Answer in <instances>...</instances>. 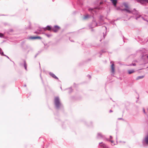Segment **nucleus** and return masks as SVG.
<instances>
[{
	"label": "nucleus",
	"instance_id": "obj_1",
	"mask_svg": "<svg viewBox=\"0 0 148 148\" xmlns=\"http://www.w3.org/2000/svg\"><path fill=\"white\" fill-rule=\"evenodd\" d=\"M54 102L57 108L61 106L59 97H56L55 98Z\"/></svg>",
	"mask_w": 148,
	"mask_h": 148
},
{
	"label": "nucleus",
	"instance_id": "obj_2",
	"mask_svg": "<svg viewBox=\"0 0 148 148\" xmlns=\"http://www.w3.org/2000/svg\"><path fill=\"white\" fill-rule=\"evenodd\" d=\"M60 29V27L58 26H55L52 28L51 30L53 32H56Z\"/></svg>",
	"mask_w": 148,
	"mask_h": 148
},
{
	"label": "nucleus",
	"instance_id": "obj_3",
	"mask_svg": "<svg viewBox=\"0 0 148 148\" xmlns=\"http://www.w3.org/2000/svg\"><path fill=\"white\" fill-rule=\"evenodd\" d=\"M29 39L31 40H34L36 39H41L42 38L40 36H30L29 38Z\"/></svg>",
	"mask_w": 148,
	"mask_h": 148
},
{
	"label": "nucleus",
	"instance_id": "obj_4",
	"mask_svg": "<svg viewBox=\"0 0 148 148\" xmlns=\"http://www.w3.org/2000/svg\"><path fill=\"white\" fill-rule=\"evenodd\" d=\"M111 71L112 73L114 74L115 73V67L114 64H112L111 65Z\"/></svg>",
	"mask_w": 148,
	"mask_h": 148
},
{
	"label": "nucleus",
	"instance_id": "obj_5",
	"mask_svg": "<svg viewBox=\"0 0 148 148\" xmlns=\"http://www.w3.org/2000/svg\"><path fill=\"white\" fill-rule=\"evenodd\" d=\"M52 28L51 26H47L46 28H43V29L45 31H46V30H51Z\"/></svg>",
	"mask_w": 148,
	"mask_h": 148
},
{
	"label": "nucleus",
	"instance_id": "obj_6",
	"mask_svg": "<svg viewBox=\"0 0 148 148\" xmlns=\"http://www.w3.org/2000/svg\"><path fill=\"white\" fill-rule=\"evenodd\" d=\"M137 1L142 4H143L145 2H148V0H137Z\"/></svg>",
	"mask_w": 148,
	"mask_h": 148
},
{
	"label": "nucleus",
	"instance_id": "obj_7",
	"mask_svg": "<svg viewBox=\"0 0 148 148\" xmlns=\"http://www.w3.org/2000/svg\"><path fill=\"white\" fill-rule=\"evenodd\" d=\"M123 11H125L129 13H131V11L130 10V9L129 8H126L122 10Z\"/></svg>",
	"mask_w": 148,
	"mask_h": 148
},
{
	"label": "nucleus",
	"instance_id": "obj_8",
	"mask_svg": "<svg viewBox=\"0 0 148 148\" xmlns=\"http://www.w3.org/2000/svg\"><path fill=\"white\" fill-rule=\"evenodd\" d=\"M144 141L146 144H148V134L145 137Z\"/></svg>",
	"mask_w": 148,
	"mask_h": 148
},
{
	"label": "nucleus",
	"instance_id": "obj_9",
	"mask_svg": "<svg viewBox=\"0 0 148 148\" xmlns=\"http://www.w3.org/2000/svg\"><path fill=\"white\" fill-rule=\"evenodd\" d=\"M112 1V3L114 5L116 6L117 3V1L116 0H110Z\"/></svg>",
	"mask_w": 148,
	"mask_h": 148
},
{
	"label": "nucleus",
	"instance_id": "obj_10",
	"mask_svg": "<svg viewBox=\"0 0 148 148\" xmlns=\"http://www.w3.org/2000/svg\"><path fill=\"white\" fill-rule=\"evenodd\" d=\"M50 75L53 78L55 79H58V78L53 73H51Z\"/></svg>",
	"mask_w": 148,
	"mask_h": 148
},
{
	"label": "nucleus",
	"instance_id": "obj_11",
	"mask_svg": "<svg viewBox=\"0 0 148 148\" xmlns=\"http://www.w3.org/2000/svg\"><path fill=\"white\" fill-rule=\"evenodd\" d=\"M144 77V76H138L136 79V80H138L140 79H141L143 78Z\"/></svg>",
	"mask_w": 148,
	"mask_h": 148
},
{
	"label": "nucleus",
	"instance_id": "obj_12",
	"mask_svg": "<svg viewBox=\"0 0 148 148\" xmlns=\"http://www.w3.org/2000/svg\"><path fill=\"white\" fill-rule=\"evenodd\" d=\"M124 6L126 8H129L127 4L126 3H123Z\"/></svg>",
	"mask_w": 148,
	"mask_h": 148
},
{
	"label": "nucleus",
	"instance_id": "obj_13",
	"mask_svg": "<svg viewBox=\"0 0 148 148\" xmlns=\"http://www.w3.org/2000/svg\"><path fill=\"white\" fill-rule=\"evenodd\" d=\"M134 72L133 70H130L128 71V73L129 74H131Z\"/></svg>",
	"mask_w": 148,
	"mask_h": 148
},
{
	"label": "nucleus",
	"instance_id": "obj_14",
	"mask_svg": "<svg viewBox=\"0 0 148 148\" xmlns=\"http://www.w3.org/2000/svg\"><path fill=\"white\" fill-rule=\"evenodd\" d=\"M103 148H108V147L104 144H103L102 145Z\"/></svg>",
	"mask_w": 148,
	"mask_h": 148
},
{
	"label": "nucleus",
	"instance_id": "obj_15",
	"mask_svg": "<svg viewBox=\"0 0 148 148\" xmlns=\"http://www.w3.org/2000/svg\"><path fill=\"white\" fill-rule=\"evenodd\" d=\"M34 33H35L36 34H40V33L39 32H34Z\"/></svg>",
	"mask_w": 148,
	"mask_h": 148
},
{
	"label": "nucleus",
	"instance_id": "obj_16",
	"mask_svg": "<svg viewBox=\"0 0 148 148\" xmlns=\"http://www.w3.org/2000/svg\"><path fill=\"white\" fill-rule=\"evenodd\" d=\"M3 36V34L1 33H0V37H2Z\"/></svg>",
	"mask_w": 148,
	"mask_h": 148
},
{
	"label": "nucleus",
	"instance_id": "obj_17",
	"mask_svg": "<svg viewBox=\"0 0 148 148\" xmlns=\"http://www.w3.org/2000/svg\"><path fill=\"white\" fill-rule=\"evenodd\" d=\"M25 69H26L27 67H26V66L25 64Z\"/></svg>",
	"mask_w": 148,
	"mask_h": 148
},
{
	"label": "nucleus",
	"instance_id": "obj_18",
	"mask_svg": "<svg viewBox=\"0 0 148 148\" xmlns=\"http://www.w3.org/2000/svg\"><path fill=\"white\" fill-rule=\"evenodd\" d=\"M88 15H87V16H86V17H85V18H87V17H88Z\"/></svg>",
	"mask_w": 148,
	"mask_h": 148
},
{
	"label": "nucleus",
	"instance_id": "obj_19",
	"mask_svg": "<svg viewBox=\"0 0 148 148\" xmlns=\"http://www.w3.org/2000/svg\"><path fill=\"white\" fill-rule=\"evenodd\" d=\"M93 10V9H89V10L90 11V10Z\"/></svg>",
	"mask_w": 148,
	"mask_h": 148
},
{
	"label": "nucleus",
	"instance_id": "obj_20",
	"mask_svg": "<svg viewBox=\"0 0 148 148\" xmlns=\"http://www.w3.org/2000/svg\"><path fill=\"white\" fill-rule=\"evenodd\" d=\"M113 112V111H112V110H110V112Z\"/></svg>",
	"mask_w": 148,
	"mask_h": 148
},
{
	"label": "nucleus",
	"instance_id": "obj_21",
	"mask_svg": "<svg viewBox=\"0 0 148 148\" xmlns=\"http://www.w3.org/2000/svg\"><path fill=\"white\" fill-rule=\"evenodd\" d=\"M133 66H135V65H136L135 64H133Z\"/></svg>",
	"mask_w": 148,
	"mask_h": 148
},
{
	"label": "nucleus",
	"instance_id": "obj_22",
	"mask_svg": "<svg viewBox=\"0 0 148 148\" xmlns=\"http://www.w3.org/2000/svg\"><path fill=\"white\" fill-rule=\"evenodd\" d=\"M143 111H144V112L145 113V110L144 109H143Z\"/></svg>",
	"mask_w": 148,
	"mask_h": 148
},
{
	"label": "nucleus",
	"instance_id": "obj_23",
	"mask_svg": "<svg viewBox=\"0 0 148 148\" xmlns=\"http://www.w3.org/2000/svg\"><path fill=\"white\" fill-rule=\"evenodd\" d=\"M111 142L112 143H113V141H111Z\"/></svg>",
	"mask_w": 148,
	"mask_h": 148
},
{
	"label": "nucleus",
	"instance_id": "obj_24",
	"mask_svg": "<svg viewBox=\"0 0 148 148\" xmlns=\"http://www.w3.org/2000/svg\"><path fill=\"white\" fill-rule=\"evenodd\" d=\"M147 58H148V55L147 56Z\"/></svg>",
	"mask_w": 148,
	"mask_h": 148
}]
</instances>
